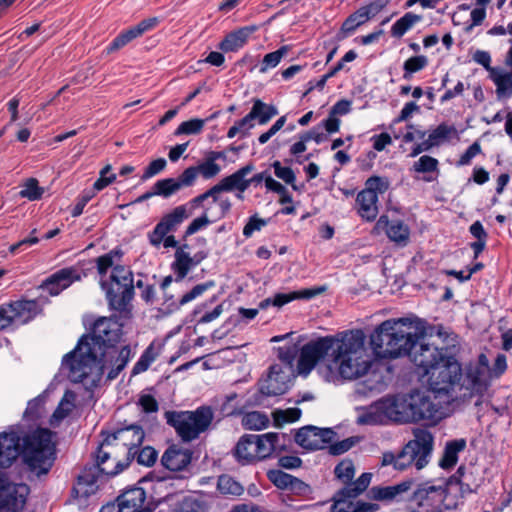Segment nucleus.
<instances>
[{
	"label": "nucleus",
	"instance_id": "f257e3e1",
	"mask_svg": "<svg viewBox=\"0 0 512 512\" xmlns=\"http://www.w3.org/2000/svg\"><path fill=\"white\" fill-rule=\"evenodd\" d=\"M321 359L323 366L320 373L327 382H336L339 378L357 379L371 367L365 335L361 330L347 331L340 336L320 337L305 344L298 361L299 372L308 374Z\"/></svg>",
	"mask_w": 512,
	"mask_h": 512
},
{
	"label": "nucleus",
	"instance_id": "f03ea898",
	"mask_svg": "<svg viewBox=\"0 0 512 512\" xmlns=\"http://www.w3.org/2000/svg\"><path fill=\"white\" fill-rule=\"evenodd\" d=\"M145 434L137 425L121 428L108 435L98 450L100 466L107 475L122 472L137 454Z\"/></svg>",
	"mask_w": 512,
	"mask_h": 512
},
{
	"label": "nucleus",
	"instance_id": "7ed1b4c3",
	"mask_svg": "<svg viewBox=\"0 0 512 512\" xmlns=\"http://www.w3.org/2000/svg\"><path fill=\"white\" fill-rule=\"evenodd\" d=\"M417 332L410 318L389 319L371 334L370 345L377 358H399L408 355Z\"/></svg>",
	"mask_w": 512,
	"mask_h": 512
},
{
	"label": "nucleus",
	"instance_id": "20e7f679",
	"mask_svg": "<svg viewBox=\"0 0 512 512\" xmlns=\"http://www.w3.org/2000/svg\"><path fill=\"white\" fill-rule=\"evenodd\" d=\"M54 433L38 428L22 436L21 456L30 472L37 476L47 474L56 458Z\"/></svg>",
	"mask_w": 512,
	"mask_h": 512
},
{
	"label": "nucleus",
	"instance_id": "39448f33",
	"mask_svg": "<svg viewBox=\"0 0 512 512\" xmlns=\"http://www.w3.org/2000/svg\"><path fill=\"white\" fill-rule=\"evenodd\" d=\"M412 434L413 439L408 441L398 455L392 452L383 453V466L393 465L399 471L415 466L417 470H421L429 463L434 446L432 433L424 428H414Z\"/></svg>",
	"mask_w": 512,
	"mask_h": 512
},
{
	"label": "nucleus",
	"instance_id": "423d86ee",
	"mask_svg": "<svg viewBox=\"0 0 512 512\" xmlns=\"http://www.w3.org/2000/svg\"><path fill=\"white\" fill-rule=\"evenodd\" d=\"M62 367L67 370L68 378L75 383L85 382L96 385L103 376V366L98 363V352L79 340L76 348L65 355Z\"/></svg>",
	"mask_w": 512,
	"mask_h": 512
},
{
	"label": "nucleus",
	"instance_id": "0eeeda50",
	"mask_svg": "<svg viewBox=\"0 0 512 512\" xmlns=\"http://www.w3.org/2000/svg\"><path fill=\"white\" fill-rule=\"evenodd\" d=\"M164 417L183 442H191L208 430L214 414L210 407L201 406L194 411H166Z\"/></svg>",
	"mask_w": 512,
	"mask_h": 512
},
{
	"label": "nucleus",
	"instance_id": "6e6552de",
	"mask_svg": "<svg viewBox=\"0 0 512 512\" xmlns=\"http://www.w3.org/2000/svg\"><path fill=\"white\" fill-rule=\"evenodd\" d=\"M409 394L386 397L375 403L359 418L362 424H377L385 420L410 423Z\"/></svg>",
	"mask_w": 512,
	"mask_h": 512
},
{
	"label": "nucleus",
	"instance_id": "1a4fd4ad",
	"mask_svg": "<svg viewBox=\"0 0 512 512\" xmlns=\"http://www.w3.org/2000/svg\"><path fill=\"white\" fill-rule=\"evenodd\" d=\"M101 286L106 292L109 305L117 311H123L134 294L132 271L128 267L115 265L110 283L102 281Z\"/></svg>",
	"mask_w": 512,
	"mask_h": 512
},
{
	"label": "nucleus",
	"instance_id": "9d476101",
	"mask_svg": "<svg viewBox=\"0 0 512 512\" xmlns=\"http://www.w3.org/2000/svg\"><path fill=\"white\" fill-rule=\"evenodd\" d=\"M461 371L460 363L449 352L425 375L424 379L420 380L426 383L431 391L448 394L460 381Z\"/></svg>",
	"mask_w": 512,
	"mask_h": 512
},
{
	"label": "nucleus",
	"instance_id": "9b49d317",
	"mask_svg": "<svg viewBox=\"0 0 512 512\" xmlns=\"http://www.w3.org/2000/svg\"><path fill=\"white\" fill-rule=\"evenodd\" d=\"M282 363L273 364L267 377L260 381V392L266 396H279L288 391L293 377L290 356L280 351Z\"/></svg>",
	"mask_w": 512,
	"mask_h": 512
},
{
	"label": "nucleus",
	"instance_id": "f8f14e48",
	"mask_svg": "<svg viewBox=\"0 0 512 512\" xmlns=\"http://www.w3.org/2000/svg\"><path fill=\"white\" fill-rule=\"evenodd\" d=\"M423 335L422 331L417 332V336H415V340L408 352V356L416 366V373L420 379H424L425 375L450 352L448 348H438L433 345L419 343V339Z\"/></svg>",
	"mask_w": 512,
	"mask_h": 512
},
{
	"label": "nucleus",
	"instance_id": "ddd939ff",
	"mask_svg": "<svg viewBox=\"0 0 512 512\" xmlns=\"http://www.w3.org/2000/svg\"><path fill=\"white\" fill-rule=\"evenodd\" d=\"M121 336V325L118 321L102 317L95 321L92 332L83 336L80 340L85 341L90 348L96 352L105 350L106 347H113Z\"/></svg>",
	"mask_w": 512,
	"mask_h": 512
},
{
	"label": "nucleus",
	"instance_id": "4468645a",
	"mask_svg": "<svg viewBox=\"0 0 512 512\" xmlns=\"http://www.w3.org/2000/svg\"><path fill=\"white\" fill-rule=\"evenodd\" d=\"M192 208L191 205L190 207L188 205H180L164 215L153 231L148 234L150 244L156 248L160 247L164 237L170 232H174L185 219L193 214Z\"/></svg>",
	"mask_w": 512,
	"mask_h": 512
},
{
	"label": "nucleus",
	"instance_id": "2eb2a0df",
	"mask_svg": "<svg viewBox=\"0 0 512 512\" xmlns=\"http://www.w3.org/2000/svg\"><path fill=\"white\" fill-rule=\"evenodd\" d=\"M28 493L29 487L26 484L10 483L6 474L0 472V512L21 511Z\"/></svg>",
	"mask_w": 512,
	"mask_h": 512
},
{
	"label": "nucleus",
	"instance_id": "dca6fc26",
	"mask_svg": "<svg viewBox=\"0 0 512 512\" xmlns=\"http://www.w3.org/2000/svg\"><path fill=\"white\" fill-rule=\"evenodd\" d=\"M132 356L133 352L129 345L120 349L115 346L106 347L105 350L98 352V363L103 366V374L107 372L108 380H114L126 367Z\"/></svg>",
	"mask_w": 512,
	"mask_h": 512
},
{
	"label": "nucleus",
	"instance_id": "f3484780",
	"mask_svg": "<svg viewBox=\"0 0 512 512\" xmlns=\"http://www.w3.org/2000/svg\"><path fill=\"white\" fill-rule=\"evenodd\" d=\"M410 423L421 420L437 422L442 417L440 406L434 403L425 392L414 391L409 394Z\"/></svg>",
	"mask_w": 512,
	"mask_h": 512
},
{
	"label": "nucleus",
	"instance_id": "a211bd4d",
	"mask_svg": "<svg viewBox=\"0 0 512 512\" xmlns=\"http://www.w3.org/2000/svg\"><path fill=\"white\" fill-rule=\"evenodd\" d=\"M491 375L479 370L477 367L467 365L464 373H461L458 382L459 390L464 399L474 396L482 397L490 386Z\"/></svg>",
	"mask_w": 512,
	"mask_h": 512
},
{
	"label": "nucleus",
	"instance_id": "6ab92c4d",
	"mask_svg": "<svg viewBox=\"0 0 512 512\" xmlns=\"http://www.w3.org/2000/svg\"><path fill=\"white\" fill-rule=\"evenodd\" d=\"M146 493L143 488L133 487L117 497L116 503L103 506L100 512H152L144 506Z\"/></svg>",
	"mask_w": 512,
	"mask_h": 512
},
{
	"label": "nucleus",
	"instance_id": "aec40b11",
	"mask_svg": "<svg viewBox=\"0 0 512 512\" xmlns=\"http://www.w3.org/2000/svg\"><path fill=\"white\" fill-rule=\"evenodd\" d=\"M334 437L335 432L330 428L321 429L315 426H306L298 430L295 441L304 449L320 450L331 443Z\"/></svg>",
	"mask_w": 512,
	"mask_h": 512
},
{
	"label": "nucleus",
	"instance_id": "412c9836",
	"mask_svg": "<svg viewBox=\"0 0 512 512\" xmlns=\"http://www.w3.org/2000/svg\"><path fill=\"white\" fill-rule=\"evenodd\" d=\"M160 23V19L158 17H150L143 19L135 26H132L124 31H122L117 37L113 39V41L106 47L107 54L114 53L121 48L128 45L134 39H137L144 35L145 33L152 31L155 29Z\"/></svg>",
	"mask_w": 512,
	"mask_h": 512
},
{
	"label": "nucleus",
	"instance_id": "4be33fe9",
	"mask_svg": "<svg viewBox=\"0 0 512 512\" xmlns=\"http://www.w3.org/2000/svg\"><path fill=\"white\" fill-rule=\"evenodd\" d=\"M84 276L81 268L77 266L62 268L49 276L41 285L50 295L56 296L72 283L80 281Z\"/></svg>",
	"mask_w": 512,
	"mask_h": 512
},
{
	"label": "nucleus",
	"instance_id": "5701e85b",
	"mask_svg": "<svg viewBox=\"0 0 512 512\" xmlns=\"http://www.w3.org/2000/svg\"><path fill=\"white\" fill-rule=\"evenodd\" d=\"M254 167L248 164L231 175L221 179L216 185L208 190L207 195H213L215 193L231 192L237 190L238 192L244 193L250 186L251 181L246 179V176L253 171Z\"/></svg>",
	"mask_w": 512,
	"mask_h": 512
},
{
	"label": "nucleus",
	"instance_id": "b1692460",
	"mask_svg": "<svg viewBox=\"0 0 512 512\" xmlns=\"http://www.w3.org/2000/svg\"><path fill=\"white\" fill-rule=\"evenodd\" d=\"M100 472L105 473L97 458L96 465L85 467L78 475L72 488V496L76 499H82L94 494L97 491V479Z\"/></svg>",
	"mask_w": 512,
	"mask_h": 512
},
{
	"label": "nucleus",
	"instance_id": "393cba45",
	"mask_svg": "<svg viewBox=\"0 0 512 512\" xmlns=\"http://www.w3.org/2000/svg\"><path fill=\"white\" fill-rule=\"evenodd\" d=\"M22 437L17 432L0 433V467H10L21 455Z\"/></svg>",
	"mask_w": 512,
	"mask_h": 512
},
{
	"label": "nucleus",
	"instance_id": "a878e982",
	"mask_svg": "<svg viewBox=\"0 0 512 512\" xmlns=\"http://www.w3.org/2000/svg\"><path fill=\"white\" fill-rule=\"evenodd\" d=\"M445 499V490L441 486L421 485L414 492V500L420 507L431 508V512H441V504Z\"/></svg>",
	"mask_w": 512,
	"mask_h": 512
},
{
	"label": "nucleus",
	"instance_id": "bb28decb",
	"mask_svg": "<svg viewBox=\"0 0 512 512\" xmlns=\"http://www.w3.org/2000/svg\"><path fill=\"white\" fill-rule=\"evenodd\" d=\"M287 437L284 434L269 432L256 435V448L259 460H263L272 454L281 453L286 446Z\"/></svg>",
	"mask_w": 512,
	"mask_h": 512
},
{
	"label": "nucleus",
	"instance_id": "cd10ccee",
	"mask_svg": "<svg viewBox=\"0 0 512 512\" xmlns=\"http://www.w3.org/2000/svg\"><path fill=\"white\" fill-rule=\"evenodd\" d=\"M192 452L179 445H171L161 457L162 465L170 471H181L191 462Z\"/></svg>",
	"mask_w": 512,
	"mask_h": 512
},
{
	"label": "nucleus",
	"instance_id": "c85d7f7f",
	"mask_svg": "<svg viewBox=\"0 0 512 512\" xmlns=\"http://www.w3.org/2000/svg\"><path fill=\"white\" fill-rule=\"evenodd\" d=\"M375 229L385 231L388 238L400 245H406L409 239L410 230L400 220L389 221L388 217L382 215L376 222Z\"/></svg>",
	"mask_w": 512,
	"mask_h": 512
},
{
	"label": "nucleus",
	"instance_id": "c756f323",
	"mask_svg": "<svg viewBox=\"0 0 512 512\" xmlns=\"http://www.w3.org/2000/svg\"><path fill=\"white\" fill-rule=\"evenodd\" d=\"M188 245L178 247L175 252V260L172 264V269L176 275V281H182L191 270V268L198 265L204 258L205 255H195L191 257L186 251Z\"/></svg>",
	"mask_w": 512,
	"mask_h": 512
},
{
	"label": "nucleus",
	"instance_id": "7c9ffc66",
	"mask_svg": "<svg viewBox=\"0 0 512 512\" xmlns=\"http://www.w3.org/2000/svg\"><path fill=\"white\" fill-rule=\"evenodd\" d=\"M378 196L374 192L364 191L358 193L356 198L357 212L366 221H373L378 214Z\"/></svg>",
	"mask_w": 512,
	"mask_h": 512
},
{
	"label": "nucleus",
	"instance_id": "2f4dec72",
	"mask_svg": "<svg viewBox=\"0 0 512 512\" xmlns=\"http://www.w3.org/2000/svg\"><path fill=\"white\" fill-rule=\"evenodd\" d=\"M12 311V323L25 324L33 319L38 313V304L35 301L25 300L7 304Z\"/></svg>",
	"mask_w": 512,
	"mask_h": 512
},
{
	"label": "nucleus",
	"instance_id": "473e14b6",
	"mask_svg": "<svg viewBox=\"0 0 512 512\" xmlns=\"http://www.w3.org/2000/svg\"><path fill=\"white\" fill-rule=\"evenodd\" d=\"M255 439L256 435H244L239 439L234 455L242 464L259 461Z\"/></svg>",
	"mask_w": 512,
	"mask_h": 512
},
{
	"label": "nucleus",
	"instance_id": "72a5a7b5",
	"mask_svg": "<svg viewBox=\"0 0 512 512\" xmlns=\"http://www.w3.org/2000/svg\"><path fill=\"white\" fill-rule=\"evenodd\" d=\"M490 79L496 86V95L499 100L512 97V72L502 68L491 70Z\"/></svg>",
	"mask_w": 512,
	"mask_h": 512
},
{
	"label": "nucleus",
	"instance_id": "f704fd0d",
	"mask_svg": "<svg viewBox=\"0 0 512 512\" xmlns=\"http://www.w3.org/2000/svg\"><path fill=\"white\" fill-rule=\"evenodd\" d=\"M254 31V27H243L237 31L231 32L221 41L219 48L224 52L237 51L244 46L248 37Z\"/></svg>",
	"mask_w": 512,
	"mask_h": 512
},
{
	"label": "nucleus",
	"instance_id": "c9c22d12",
	"mask_svg": "<svg viewBox=\"0 0 512 512\" xmlns=\"http://www.w3.org/2000/svg\"><path fill=\"white\" fill-rule=\"evenodd\" d=\"M208 194V190L200 195H198L197 197L193 198L191 201H190V205L192 207H204L205 202L211 198V203L212 204H217L218 207H219V213L217 215V218H223L231 209V201L229 198L227 197H221L220 194L221 193H215L213 195H207Z\"/></svg>",
	"mask_w": 512,
	"mask_h": 512
},
{
	"label": "nucleus",
	"instance_id": "e433bc0d",
	"mask_svg": "<svg viewBox=\"0 0 512 512\" xmlns=\"http://www.w3.org/2000/svg\"><path fill=\"white\" fill-rule=\"evenodd\" d=\"M466 448L465 439H457L446 443L444 453L439 461V466L443 469L453 468L458 461V454Z\"/></svg>",
	"mask_w": 512,
	"mask_h": 512
},
{
	"label": "nucleus",
	"instance_id": "4c0bfd02",
	"mask_svg": "<svg viewBox=\"0 0 512 512\" xmlns=\"http://www.w3.org/2000/svg\"><path fill=\"white\" fill-rule=\"evenodd\" d=\"M324 291L325 287H317L290 293H278L274 295L272 305L276 307H282L295 299H311Z\"/></svg>",
	"mask_w": 512,
	"mask_h": 512
},
{
	"label": "nucleus",
	"instance_id": "58836bf2",
	"mask_svg": "<svg viewBox=\"0 0 512 512\" xmlns=\"http://www.w3.org/2000/svg\"><path fill=\"white\" fill-rule=\"evenodd\" d=\"M75 394L72 391H66L61 399L58 407L50 418L52 426H58L60 422L65 419L75 407Z\"/></svg>",
	"mask_w": 512,
	"mask_h": 512
},
{
	"label": "nucleus",
	"instance_id": "ea45409f",
	"mask_svg": "<svg viewBox=\"0 0 512 512\" xmlns=\"http://www.w3.org/2000/svg\"><path fill=\"white\" fill-rule=\"evenodd\" d=\"M223 157L222 152H211L205 161L195 166L198 175H201L204 179L216 177L221 172V166L216 163V160Z\"/></svg>",
	"mask_w": 512,
	"mask_h": 512
},
{
	"label": "nucleus",
	"instance_id": "a19ab883",
	"mask_svg": "<svg viewBox=\"0 0 512 512\" xmlns=\"http://www.w3.org/2000/svg\"><path fill=\"white\" fill-rule=\"evenodd\" d=\"M422 16L407 12L401 18H399L391 27V34L393 37L400 38L407 31H409L415 24L422 21Z\"/></svg>",
	"mask_w": 512,
	"mask_h": 512
},
{
	"label": "nucleus",
	"instance_id": "79ce46f5",
	"mask_svg": "<svg viewBox=\"0 0 512 512\" xmlns=\"http://www.w3.org/2000/svg\"><path fill=\"white\" fill-rule=\"evenodd\" d=\"M372 474L363 473L360 477L354 481L348 483L344 488L340 490V495L348 497L350 499L356 498L362 492H364L371 482Z\"/></svg>",
	"mask_w": 512,
	"mask_h": 512
},
{
	"label": "nucleus",
	"instance_id": "37998d69",
	"mask_svg": "<svg viewBox=\"0 0 512 512\" xmlns=\"http://www.w3.org/2000/svg\"><path fill=\"white\" fill-rule=\"evenodd\" d=\"M290 47L287 45L281 46L278 50L266 54L262 60L259 68L260 73H266L269 69L275 68L281 60L287 56Z\"/></svg>",
	"mask_w": 512,
	"mask_h": 512
},
{
	"label": "nucleus",
	"instance_id": "c03bdc74",
	"mask_svg": "<svg viewBox=\"0 0 512 512\" xmlns=\"http://www.w3.org/2000/svg\"><path fill=\"white\" fill-rule=\"evenodd\" d=\"M242 423L246 429L261 430L268 426L269 418L264 413L253 411L243 416Z\"/></svg>",
	"mask_w": 512,
	"mask_h": 512
},
{
	"label": "nucleus",
	"instance_id": "a18cd8bd",
	"mask_svg": "<svg viewBox=\"0 0 512 512\" xmlns=\"http://www.w3.org/2000/svg\"><path fill=\"white\" fill-rule=\"evenodd\" d=\"M427 65H428V58L424 55L410 57L409 59H407L404 62L403 78L406 80H410L412 78V74L421 71Z\"/></svg>",
	"mask_w": 512,
	"mask_h": 512
},
{
	"label": "nucleus",
	"instance_id": "49530a36",
	"mask_svg": "<svg viewBox=\"0 0 512 512\" xmlns=\"http://www.w3.org/2000/svg\"><path fill=\"white\" fill-rule=\"evenodd\" d=\"M21 187L20 197L27 198L30 201L39 200L44 193V188L38 185V180L35 178L27 179Z\"/></svg>",
	"mask_w": 512,
	"mask_h": 512
},
{
	"label": "nucleus",
	"instance_id": "de8ad7c7",
	"mask_svg": "<svg viewBox=\"0 0 512 512\" xmlns=\"http://www.w3.org/2000/svg\"><path fill=\"white\" fill-rule=\"evenodd\" d=\"M206 120L204 119H190L182 122L175 130V135H197L201 133L205 126Z\"/></svg>",
	"mask_w": 512,
	"mask_h": 512
},
{
	"label": "nucleus",
	"instance_id": "09e8293b",
	"mask_svg": "<svg viewBox=\"0 0 512 512\" xmlns=\"http://www.w3.org/2000/svg\"><path fill=\"white\" fill-rule=\"evenodd\" d=\"M153 189L155 194L163 197H169L179 191L180 187L176 178H166L158 180L153 185Z\"/></svg>",
	"mask_w": 512,
	"mask_h": 512
},
{
	"label": "nucleus",
	"instance_id": "8fccbe9b",
	"mask_svg": "<svg viewBox=\"0 0 512 512\" xmlns=\"http://www.w3.org/2000/svg\"><path fill=\"white\" fill-rule=\"evenodd\" d=\"M438 165L439 162L436 158L429 155H423L414 162L412 170L423 174L438 172Z\"/></svg>",
	"mask_w": 512,
	"mask_h": 512
},
{
	"label": "nucleus",
	"instance_id": "3c124183",
	"mask_svg": "<svg viewBox=\"0 0 512 512\" xmlns=\"http://www.w3.org/2000/svg\"><path fill=\"white\" fill-rule=\"evenodd\" d=\"M335 476L346 485L351 482L355 474V467L350 459L342 460L334 469Z\"/></svg>",
	"mask_w": 512,
	"mask_h": 512
},
{
	"label": "nucleus",
	"instance_id": "603ef678",
	"mask_svg": "<svg viewBox=\"0 0 512 512\" xmlns=\"http://www.w3.org/2000/svg\"><path fill=\"white\" fill-rule=\"evenodd\" d=\"M215 286L214 281L197 284L189 292L185 293L179 300V305L183 306L203 295L207 290Z\"/></svg>",
	"mask_w": 512,
	"mask_h": 512
},
{
	"label": "nucleus",
	"instance_id": "864d4df0",
	"mask_svg": "<svg viewBox=\"0 0 512 512\" xmlns=\"http://www.w3.org/2000/svg\"><path fill=\"white\" fill-rule=\"evenodd\" d=\"M222 494L241 495L243 487L229 476H220L217 485Z\"/></svg>",
	"mask_w": 512,
	"mask_h": 512
},
{
	"label": "nucleus",
	"instance_id": "5fc2aeb1",
	"mask_svg": "<svg viewBox=\"0 0 512 512\" xmlns=\"http://www.w3.org/2000/svg\"><path fill=\"white\" fill-rule=\"evenodd\" d=\"M156 356L151 346H149L140 356L132 369V375H138L145 372L155 361Z\"/></svg>",
	"mask_w": 512,
	"mask_h": 512
},
{
	"label": "nucleus",
	"instance_id": "6e6d98bb",
	"mask_svg": "<svg viewBox=\"0 0 512 512\" xmlns=\"http://www.w3.org/2000/svg\"><path fill=\"white\" fill-rule=\"evenodd\" d=\"M121 255L122 254L119 251L113 250V251H110L109 253H107L105 255H102V256L98 257L96 259L98 273L101 276H104L107 273V271L109 270V268H114V266H115V261H114L115 257L120 259Z\"/></svg>",
	"mask_w": 512,
	"mask_h": 512
},
{
	"label": "nucleus",
	"instance_id": "4d7b16f0",
	"mask_svg": "<svg viewBox=\"0 0 512 512\" xmlns=\"http://www.w3.org/2000/svg\"><path fill=\"white\" fill-rule=\"evenodd\" d=\"M258 104L261 105L260 107H258V112H257L258 114L256 117V119H258L259 124L264 125V124L268 123V121L271 118H273L274 116H276L278 114V110L275 106L267 105L259 99L254 101V104L252 107H256Z\"/></svg>",
	"mask_w": 512,
	"mask_h": 512
},
{
	"label": "nucleus",
	"instance_id": "13d9d810",
	"mask_svg": "<svg viewBox=\"0 0 512 512\" xmlns=\"http://www.w3.org/2000/svg\"><path fill=\"white\" fill-rule=\"evenodd\" d=\"M203 208V214L195 218L187 227L185 234L187 236L193 235L194 233L198 232L200 229L206 227L211 223V220L209 219V205H204Z\"/></svg>",
	"mask_w": 512,
	"mask_h": 512
},
{
	"label": "nucleus",
	"instance_id": "bf43d9fd",
	"mask_svg": "<svg viewBox=\"0 0 512 512\" xmlns=\"http://www.w3.org/2000/svg\"><path fill=\"white\" fill-rule=\"evenodd\" d=\"M274 169V174L277 178L283 180L286 184H289L293 187V189H297L294 182L296 180L295 173L290 167L282 166L279 161H275L272 164Z\"/></svg>",
	"mask_w": 512,
	"mask_h": 512
},
{
	"label": "nucleus",
	"instance_id": "052dcab7",
	"mask_svg": "<svg viewBox=\"0 0 512 512\" xmlns=\"http://www.w3.org/2000/svg\"><path fill=\"white\" fill-rule=\"evenodd\" d=\"M364 191L374 192L377 196L378 193L382 194L389 188V181L387 178L372 176L366 180Z\"/></svg>",
	"mask_w": 512,
	"mask_h": 512
},
{
	"label": "nucleus",
	"instance_id": "680f3d73",
	"mask_svg": "<svg viewBox=\"0 0 512 512\" xmlns=\"http://www.w3.org/2000/svg\"><path fill=\"white\" fill-rule=\"evenodd\" d=\"M270 481L280 489H288L293 481V476L283 471H270L268 474Z\"/></svg>",
	"mask_w": 512,
	"mask_h": 512
},
{
	"label": "nucleus",
	"instance_id": "e2e57ef3",
	"mask_svg": "<svg viewBox=\"0 0 512 512\" xmlns=\"http://www.w3.org/2000/svg\"><path fill=\"white\" fill-rule=\"evenodd\" d=\"M137 462L141 465H145V466H152L157 458H158V453L157 451L153 448V447H150V446H146L144 448H142L141 450H139V448H137Z\"/></svg>",
	"mask_w": 512,
	"mask_h": 512
},
{
	"label": "nucleus",
	"instance_id": "0e129e2a",
	"mask_svg": "<svg viewBox=\"0 0 512 512\" xmlns=\"http://www.w3.org/2000/svg\"><path fill=\"white\" fill-rule=\"evenodd\" d=\"M453 128L447 125H439L436 129H434L428 136V141L431 143L432 147L440 144L443 140L447 139L450 134L453 132Z\"/></svg>",
	"mask_w": 512,
	"mask_h": 512
},
{
	"label": "nucleus",
	"instance_id": "69168bd1",
	"mask_svg": "<svg viewBox=\"0 0 512 512\" xmlns=\"http://www.w3.org/2000/svg\"><path fill=\"white\" fill-rule=\"evenodd\" d=\"M112 167L111 165H106L100 171V177L97 179L93 185L94 189L100 191L107 187L109 184L113 183L116 179V175L111 173Z\"/></svg>",
	"mask_w": 512,
	"mask_h": 512
},
{
	"label": "nucleus",
	"instance_id": "338daca9",
	"mask_svg": "<svg viewBox=\"0 0 512 512\" xmlns=\"http://www.w3.org/2000/svg\"><path fill=\"white\" fill-rule=\"evenodd\" d=\"M198 176V171L195 166L188 167L185 169L178 178H176L179 183L180 189L183 187L191 186Z\"/></svg>",
	"mask_w": 512,
	"mask_h": 512
},
{
	"label": "nucleus",
	"instance_id": "774afa93",
	"mask_svg": "<svg viewBox=\"0 0 512 512\" xmlns=\"http://www.w3.org/2000/svg\"><path fill=\"white\" fill-rule=\"evenodd\" d=\"M181 512H206V506L202 501L194 498H186L181 504Z\"/></svg>",
	"mask_w": 512,
	"mask_h": 512
}]
</instances>
